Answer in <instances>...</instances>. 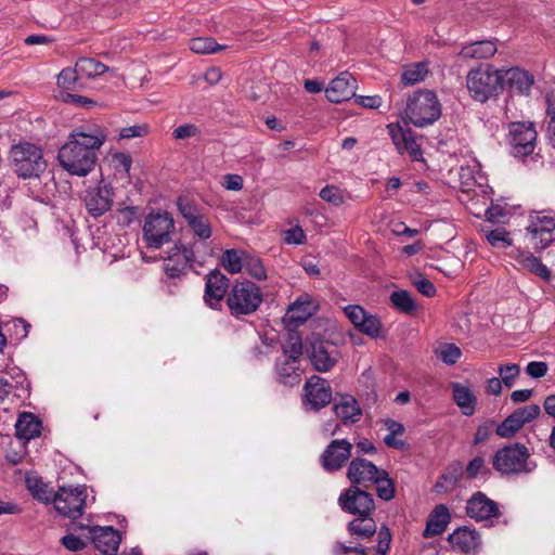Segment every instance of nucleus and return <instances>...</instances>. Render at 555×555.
Instances as JSON below:
<instances>
[{
  "label": "nucleus",
  "instance_id": "obj_1",
  "mask_svg": "<svg viewBox=\"0 0 555 555\" xmlns=\"http://www.w3.org/2000/svg\"><path fill=\"white\" fill-rule=\"evenodd\" d=\"M105 141V132L98 127L75 128L59 151L60 165L72 176L87 177L94 170L98 152Z\"/></svg>",
  "mask_w": 555,
  "mask_h": 555
},
{
  "label": "nucleus",
  "instance_id": "obj_2",
  "mask_svg": "<svg viewBox=\"0 0 555 555\" xmlns=\"http://www.w3.org/2000/svg\"><path fill=\"white\" fill-rule=\"evenodd\" d=\"M302 341L298 334H291L282 346V354L276 358L274 375L278 383L285 386H296L301 380L304 369Z\"/></svg>",
  "mask_w": 555,
  "mask_h": 555
},
{
  "label": "nucleus",
  "instance_id": "obj_3",
  "mask_svg": "<svg viewBox=\"0 0 555 555\" xmlns=\"http://www.w3.org/2000/svg\"><path fill=\"white\" fill-rule=\"evenodd\" d=\"M211 253H202L197 243L184 244L180 240L171 246L164 257V271L168 278L184 275L194 263L202 264Z\"/></svg>",
  "mask_w": 555,
  "mask_h": 555
},
{
  "label": "nucleus",
  "instance_id": "obj_4",
  "mask_svg": "<svg viewBox=\"0 0 555 555\" xmlns=\"http://www.w3.org/2000/svg\"><path fill=\"white\" fill-rule=\"evenodd\" d=\"M404 115L415 127L433 125L441 116V104L431 90L414 91L406 101Z\"/></svg>",
  "mask_w": 555,
  "mask_h": 555
},
{
  "label": "nucleus",
  "instance_id": "obj_5",
  "mask_svg": "<svg viewBox=\"0 0 555 555\" xmlns=\"http://www.w3.org/2000/svg\"><path fill=\"white\" fill-rule=\"evenodd\" d=\"M466 86L475 101L487 102L503 90L502 69H493L490 65L473 68L467 74Z\"/></svg>",
  "mask_w": 555,
  "mask_h": 555
},
{
  "label": "nucleus",
  "instance_id": "obj_6",
  "mask_svg": "<svg viewBox=\"0 0 555 555\" xmlns=\"http://www.w3.org/2000/svg\"><path fill=\"white\" fill-rule=\"evenodd\" d=\"M177 208L189 230L198 240L195 243L199 245V250L212 254V249L206 243L212 235V224L209 216L186 197H178Z\"/></svg>",
  "mask_w": 555,
  "mask_h": 555
},
{
  "label": "nucleus",
  "instance_id": "obj_7",
  "mask_svg": "<svg viewBox=\"0 0 555 555\" xmlns=\"http://www.w3.org/2000/svg\"><path fill=\"white\" fill-rule=\"evenodd\" d=\"M10 159L14 172L23 179L39 177L47 166L42 150L30 142L13 145Z\"/></svg>",
  "mask_w": 555,
  "mask_h": 555
},
{
  "label": "nucleus",
  "instance_id": "obj_8",
  "mask_svg": "<svg viewBox=\"0 0 555 555\" xmlns=\"http://www.w3.org/2000/svg\"><path fill=\"white\" fill-rule=\"evenodd\" d=\"M529 457L530 452L525 444L509 443L494 452L492 466L503 476L527 474L532 470L529 467Z\"/></svg>",
  "mask_w": 555,
  "mask_h": 555
},
{
  "label": "nucleus",
  "instance_id": "obj_9",
  "mask_svg": "<svg viewBox=\"0 0 555 555\" xmlns=\"http://www.w3.org/2000/svg\"><path fill=\"white\" fill-rule=\"evenodd\" d=\"M175 232V220L168 211L150 212L143 223L142 238L150 249H159L171 241Z\"/></svg>",
  "mask_w": 555,
  "mask_h": 555
},
{
  "label": "nucleus",
  "instance_id": "obj_10",
  "mask_svg": "<svg viewBox=\"0 0 555 555\" xmlns=\"http://www.w3.org/2000/svg\"><path fill=\"white\" fill-rule=\"evenodd\" d=\"M261 302L262 293L259 286L249 281L235 283L227 296L230 313L236 318L254 313Z\"/></svg>",
  "mask_w": 555,
  "mask_h": 555
},
{
  "label": "nucleus",
  "instance_id": "obj_11",
  "mask_svg": "<svg viewBox=\"0 0 555 555\" xmlns=\"http://www.w3.org/2000/svg\"><path fill=\"white\" fill-rule=\"evenodd\" d=\"M527 227L528 243L534 249H545L555 240V212L539 211L530 216Z\"/></svg>",
  "mask_w": 555,
  "mask_h": 555
},
{
  "label": "nucleus",
  "instance_id": "obj_12",
  "mask_svg": "<svg viewBox=\"0 0 555 555\" xmlns=\"http://www.w3.org/2000/svg\"><path fill=\"white\" fill-rule=\"evenodd\" d=\"M115 192L109 182H106L101 175L96 184L88 186L81 195V201L87 212L98 218L111 210L114 203Z\"/></svg>",
  "mask_w": 555,
  "mask_h": 555
},
{
  "label": "nucleus",
  "instance_id": "obj_13",
  "mask_svg": "<svg viewBox=\"0 0 555 555\" xmlns=\"http://www.w3.org/2000/svg\"><path fill=\"white\" fill-rule=\"evenodd\" d=\"M86 500V486L61 487L54 493L53 504L60 515L70 519H77L83 514Z\"/></svg>",
  "mask_w": 555,
  "mask_h": 555
},
{
  "label": "nucleus",
  "instance_id": "obj_14",
  "mask_svg": "<svg viewBox=\"0 0 555 555\" xmlns=\"http://www.w3.org/2000/svg\"><path fill=\"white\" fill-rule=\"evenodd\" d=\"M537 137L538 133L532 122H511L508 130L511 153L515 157H525L532 154L535 149Z\"/></svg>",
  "mask_w": 555,
  "mask_h": 555
},
{
  "label": "nucleus",
  "instance_id": "obj_15",
  "mask_svg": "<svg viewBox=\"0 0 555 555\" xmlns=\"http://www.w3.org/2000/svg\"><path fill=\"white\" fill-rule=\"evenodd\" d=\"M338 505L343 512L356 517L366 516L375 511L373 495L357 486H351L339 494Z\"/></svg>",
  "mask_w": 555,
  "mask_h": 555
},
{
  "label": "nucleus",
  "instance_id": "obj_16",
  "mask_svg": "<svg viewBox=\"0 0 555 555\" xmlns=\"http://www.w3.org/2000/svg\"><path fill=\"white\" fill-rule=\"evenodd\" d=\"M305 404L312 411H319L332 400V388L328 382L313 375L304 385Z\"/></svg>",
  "mask_w": 555,
  "mask_h": 555
},
{
  "label": "nucleus",
  "instance_id": "obj_17",
  "mask_svg": "<svg viewBox=\"0 0 555 555\" xmlns=\"http://www.w3.org/2000/svg\"><path fill=\"white\" fill-rule=\"evenodd\" d=\"M466 514L477 522L487 521L501 516L499 504L483 492H475L466 502Z\"/></svg>",
  "mask_w": 555,
  "mask_h": 555
},
{
  "label": "nucleus",
  "instance_id": "obj_18",
  "mask_svg": "<svg viewBox=\"0 0 555 555\" xmlns=\"http://www.w3.org/2000/svg\"><path fill=\"white\" fill-rule=\"evenodd\" d=\"M388 133L400 154H408L413 162L423 159V153L416 138L410 128H403L400 125L389 124Z\"/></svg>",
  "mask_w": 555,
  "mask_h": 555
},
{
  "label": "nucleus",
  "instance_id": "obj_19",
  "mask_svg": "<svg viewBox=\"0 0 555 555\" xmlns=\"http://www.w3.org/2000/svg\"><path fill=\"white\" fill-rule=\"evenodd\" d=\"M385 474L384 469L377 468L372 462L356 457L351 461L348 466L347 477L351 481L352 486H363L370 487L374 485V481H377L379 476Z\"/></svg>",
  "mask_w": 555,
  "mask_h": 555
},
{
  "label": "nucleus",
  "instance_id": "obj_20",
  "mask_svg": "<svg viewBox=\"0 0 555 555\" xmlns=\"http://www.w3.org/2000/svg\"><path fill=\"white\" fill-rule=\"evenodd\" d=\"M352 444L347 439L333 440L321 455V464L327 472L340 469L351 456Z\"/></svg>",
  "mask_w": 555,
  "mask_h": 555
},
{
  "label": "nucleus",
  "instance_id": "obj_21",
  "mask_svg": "<svg viewBox=\"0 0 555 555\" xmlns=\"http://www.w3.org/2000/svg\"><path fill=\"white\" fill-rule=\"evenodd\" d=\"M453 551L462 554H477L481 547V538L476 529L467 526L455 529L448 538Z\"/></svg>",
  "mask_w": 555,
  "mask_h": 555
},
{
  "label": "nucleus",
  "instance_id": "obj_22",
  "mask_svg": "<svg viewBox=\"0 0 555 555\" xmlns=\"http://www.w3.org/2000/svg\"><path fill=\"white\" fill-rule=\"evenodd\" d=\"M357 79L348 72L340 73L325 89L326 98L333 103L348 101L356 96Z\"/></svg>",
  "mask_w": 555,
  "mask_h": 555
},
{
  "label": "nucleus",
  "instance_id": "obj_23",
  "mask_svg": "<svg viewBox=\"0 0 555 555\" xmlns=\"http://www.w3.org/2000/svg\"><path fill=\"white\" fill-rule=\"evenodd\" d=\"M229 279L219 270L206 275L204 300L210 308L216 309L229 289Z\"/></svg>",
  "mask_w": 555,
  "mask_h": 555
},
{
  "label": "nucleus",
  "instance_id": "obj_24",
  "mask_svg": "<svg viewBox=\"0 0 555 555\" xmlns=\"http://www.w3.org/2000/svg\"><path fill=\"white\" fill-rule=\"evenodd\" d=\"M534 83V77L531 73L520 67L502 69V85L511 91L522 95H529L531 87Z\"/></svg>",
  "mask_w": 555,
  "mask_h": 555
},
{
  "label": "nucleus",
  "instance_id": "obj_25",
  "mask_svg": "<svg viewBox=\"0 0 555 555\" xmlns=\"http://www.w3.org/2000/svg\"><path fill=\"white\" fill-rule=\"evenodd\" d=\"M91 537L95 547L104 555H116L121 537L113 527H94Z\"/></svg>",
  "mask_w": 555,
  "mask_h": 555
},
{
  "label": "nucleus",
  "instance_id": "obj_26",
  "mask_svg": "<svg viewBox=\"0 0 555 555\" xmlns=\"http://www.w3.org/2000/svg\"><path fill=\"white\" fill-rule=\"evenodd\" d=\"M451 521V514L444 504H438L434 507L426 520V527L423 537L426 539L442 534Z\"/></svg>",
  "mask_w": 555,
  "mask_h": 555
},
{
  "label": "nucleus",
  "instance_id": "obj_27",
  "mask_svg": "<svg viewBox=\"0 0 555 555\" xmlns=\"http://www.w3.org/2000/svg\"><path fill=\"white\" fill-rule=\"evenodd\" d=\"M317 310V305L308 295L299 296L287 309L286 319L296 326L305 323Z\"/></svg>",
  "mask_w": 555,
  "mask_h": 555
},
{
  "label": "nucleus",
  "instance_id": "obj_28",
  "mask_svg": "<svg viewBox=\"0 0 555 555\" xmlns=\"http://www.w3.org/2000/svg\"><path fill=\"white\" fill-rule=\"evenodd\" d=\"M452 397L461 412L465 416H472L476 411L477 397L474 391L461 383H452Z\"/></svg>",
  "mask_w": 555,
  "mask_h": 555
},
{
  "label": "nucleus",
  "instance_id": "obj_29",
  "mask_svg": "<svg viewBox=\"0 0 555 555\" xmlns=\"http://www.w3.org/2000/svg\"><path fill=\"white\" fill-rule=\"evenodd\" d=\"M463 474V464L460 461H453L436 481L434 486L435 492L440 494L452 491L462 479Z\"/></svg>",
  "mask_w": 555,
  "mask_h": 555
},
{
  "label": "nucleus",
  "instance_id": "obj_30",
  "mask_svg": "<svg viewBox=\"0 0 555 555\" xmlns=\"http://www.w3.org/2000/svg\"><path fill=\"white\" fill-rule=\"evenodd\" d=\"M347 531L354 540H366L373 537L377 531L376 521L372 514L366 516H357L347 525Z\"/></svg>",
  "mask_w": 555,
  "mask_h": 555
},
{
  "label": "nucleus",
  "instance_id": "obj_31",
  "mask_svg": "<svg viewBox=\"0 0 555 555\" xmlns=\"http://www.w3.org/2000/svg\"><path fill=\"white\" fill-rule=\"evenodd\" d=\"M498 51L495 41L480 40L464 46L460 55L466 60H488L492 57Z\"/></svg>",
  "mask_w": 555,
  "mask_h": 555
},
{
  "label": "nucleus",
  "instance_id": "obj_32",
  "mask_svg": "<svg viewBox=\"0 0 555 555\" xmlns=\"http://www.w3.org/2000/svg\"><path fill=\"white\" fill-rule=\"evenodd\" d=\"M334 412L344 424H354L362 415V410L358 401L350 395L341 397L340 401L334 405Z\"/></svg>",
  "mask_w": 555,
  "mask_h": 555
},
{
  "label": "nucleus",
  "instance_id": "obj_33",
  "mask_svg": "<svg viewBox=\"0 0 555 555\" xmlns=\"http://www.w3.org/2000/svg\"><path fill=\"white\" fill-rule=\"evenodd\" d=\"M309 358L319 372L330 371L337 362L336 350H328L322 343L312 345Z\"/></svg>",
  "mask_w": 555,
  "mask_h": 555
},
{
  "label": "nucleus",
  "instance_id": "obj_34",
  "mask_svg": "<svg viewBox=\"0 0 555 555\" xmlns=\"http://www.w3.org/2000/svg\"><path fill=\"white\" fill-rule=\"evenodd\" d=\"M15 430L18 439L28 441L40 435L41 422L33 413L23 412L16 421Z\"/></svg>",
  "mask_w": 555,
  "mask_h": 555
},
{
  "label": "nucleus",
  "instance_id": "obj_35",
  "mask_svg": "<svg viewBox=\"0 0 555 555\" xmlns=\"http://www.w3.org/2000/svg\"><path fill=\"white\" fill-rule=\"evenodd\" d=\"M515 261L520 269L527 270L544 281H548L551 279L550 269L543 264L538 257L529 251H518L515 256Z\"/></svg>",
  "mask_w": 555,
  "mask_h": 555
},
{
  "label": "nucleus",
  "instance_id": "obj_36",
  "mask_svg": "<svg viewBox=\"0 0 555 555\" xmlns=\"http://www.w3.org/2000/svg\"><path fill=\"white\" fill-rule=\"evenodd\" d=\"M80 78H93L108 70V67L91 57H80L75 65Z\"/></svg>",
  "mask_w": 555,
  "mask_h": 555
},
{
  "label": "nucleus",
  "instance_id": "obj_37",
  "mask_svg": "<svg viewBox=\"0 0 555 555\" xmlns=\"http://www.w3.org/2000/svg\"><path fill=\"white\" fill-rule=\"evenodd\" d=\"M390 302L395 309L410 314L416 310V304L410 292L405 289L395 291L390 294Z\"/></svg>",
  "mask_w": 555,
  "mask_h": 555
},
{
  "label": "nucleus",
  "instance_id": "obj_38",
  "mask_svg": "<svg viewBox=\"0 0 555 555\" xmlns=\"http://www.w3.org/2000/svg\"><path fill=\"white\" fill-rule=\"evenodd\" d=\"M26 485L33 496L38 501L44 503L53 502L54 492L40 478L27 477Z\"/></svg>",
  "mask_w": 555,
  "mask_h": 555
},
{
  "label": "nucleus",
  "instance_id": "obj_39",
  "mask_svg": "<svg viewBox=\"0 0 555 555\" xmlns=\"http://www.w3.org/2000/svg\"><path fill=\"white\" fill-rule=\"evenodd\" d=\"M245 253H240L236 249H227L221 257V264L231 274L242 271L244 267Z\"/></svg>",
  "mask_w": 555,
  "mask_h": 555
},
{
  "label": "nucleus",
  "instance_id": "obj_40",
  "mask_svg": "<svg viewBox=\"0 0 555 555\" xmlns=\"http://www.w3.org/2000/svg\"><path fill=\"white\" fill-rule=\"evenodd\" d=\"M190 49L197 54L215 53L224 49L210 37H197L190 41Z\"/></svg>",
  "mask_w": 555,
  "mask_h": 555
},
{
  "label": "nucleus",
  "instance_id": "obj_41",
  "mask_svg": "<svg viewBox=\"0 0 555 555\" xmlns=\"http://www.w3.org/2000/svg\"><path fill=\"white\" fill-rule=\"evenodd\" d=\"M243 269H245V272L255 280L262 281L267 279V270L261 259L257 256H244Z\"/></svg>",
  "mask_w": 555,
  "mask_h": 555
},
{
  "label": "nucleus",
  "instance_id": "obj_42",
  "mask_svg": "<svg viewBox=\"0 0 555 555\" xmlns=\"http://www.w3.org/2000/svg\"><path fill=\"white\" fill-rule=\"evenodd\" d=\"M460 181L466 190H470L475 184L481 185V181L483 179L480 173L477 165L474 166H461L459 172Z\"/></svg>",
  "mask_w": 555,
  "mask_h": 555
},
{
  "label": "nucleus",
  "instance_id": "obj_43",
  "mask_svg": "<svg viewBox=\"0 0 555 555\" xmlns=\"http://www.w3.org/2000/svg\"><path fill=\"white\" fill-rule=\"evenodd\" d=\"M488 243L496 248H505L512 245L509 233L504 228H496L494 230L482 229Z\"/></svg>",
  "mask_w": 555,
  "mask_h": 555
},
{
  "label": "nucleus",
  "instance_id": "obj_44",
  "mask_svg": "<svg viewBox=\"0 0 555 555\" xmlns=\"http://www.w3.org/2000/svg\"><path fill=\"white\" fill-rule=\"evenodd\" d=\"M428 73L427 65L424 63H416L408 66L402 73V81L406 86L417 83L425 79Z\"/></svg>",
  "mask_w": 555,
  "mask_h": 555
},
{
  "label": "nucleus",
  "instance_id": "obj_45",
  "mask_svg": "<svg viewBox=\"0 0 555 555\" xmlns=\"http://www.w3.org/2000/svg\"><path fill=\"white\" fill-rule=\"evenodd\" d=\"M436 356L444 364L453 365L460 360L462 351L456 345L446 343L439 346V348L436 350Z\"/></svg>",
  "mask_w": 555,
  "mask_h": 555
},
{
  "label": "nucleus",
  "instance_id": "obj_46",
  "mask_svg": "<svg viewBox=\"0 0 555 555\" xmlns=\"http://www.w3.org/2000/svg\"><path fill=\"white\" fill-rule=\"evenodd\" d=\"M514 412L508 415L501 424L495 427V434L501 438H512L522 425L518 421Z\"/></svg>",
  "mask_w": 555,
  "mask_h": 555
},
{
  "label": "nucleus",
  "instance_id": "obj_47",
  "mask_svg": "<svg viewBox=\"0 0 555 555\" xmlns=\"http://www.w3.org/2000/svg\"><path fill=\"white\" fill-rule=\"evenodd\" d=\"M80 79L76 67H68L61 70L57 75V85L66 90H78Z\"/></svg>",
  "mask_w": 555,
  "mask_h": 555
},
{
  "label": "nucleus",
  "instance_id": "obj_48",
  "mask_svg": "<svg viewBox=\"0 0 555 555\" xmlns=\"http://www.w3.org/2000/svg\"><path fill=\"white\" fill-rule=\"evenodd\" d=\"M357 330L371 338H377L380 336L382 322L378 317L367 313Z\"/></svg>",
  "mask_w": 555,
  "mask_h": 555
},
{
  "label": "nucleus",
  "instance_id": "obj_49",
  "mask_svg": "<svg viewBox=\"0 0 555 555\" xmlns=\"http://www.w3.org/2000/svg\"><path fill=\"white\" fill-rule=\"evenodd\" d=\"M377 481H374L376 485V492L379 499L384 501H390L395 496V483L388 477V473L385 470V474H382Z\"/></svg>",
  "mask_w": 555,
  "mask_h": 555
},
{
  "label": "nucleus",
  "instance_id": "obj_50",
  "mask_svg": "<svg viewBox=\"0 0 555 555\" xmlns=\"http://www.w3.org/2000/svg\"><path fill=\"white\" fill-rule=\"evenodd\" d=\"M465 474L468 479H475L478 476L490 475V469L486 464V461L481 456H475L472 459L465 467Z\"/></svg>",
  "mask_w": 555,
  "mask_h": 555
},
{
  "label": "nucleus",
  "instance_id": "obj_51",
  "mask_svg": "<svg viewBox=\"0 0 555 555\" xmlns=\"http://www.w3.org/2000/svg\"><path fill=\"white\" fill-rule=\"evenodd\" d=\"M498 373L504 386L511 388L513 387L515 379L518 377L520 373V367L516 363L500 364L498 367Z\"/></svg>",
  "mask_w": 555,
  "mask_h": 555
},
{
  "label": "nucleus",
  "instance_id": "obj_52",
  "mask_svg": "<svg viewBox=\"0 0 555 555\" xmlns=\"http://www.w3.org/2000/svg\"><path fill=\"white\" fill-rule=\"evenodd\" d=\"M112 165L117 173L129 177L132 158L128 153L116 152L112 154Z\"/></svg>",
  "mask_w": 555,
  "mask_h": 555
},
{
  "label": "nucleus",
  "instance_id": "obj_53",
  "mask_svg": "<svg viewBox=\"0 0 555 555\" xmlns=\"http://www.w3.org/2000/svg\"><path fill=\"white\" fill-rule=\"evenodd\" d=\"M319 195L323 201H325L334 206H340L345 203L344 192L335 185H325L320 191Z\"/></svg>",
  "mask_w": 555,
  "mask_h": 555
},
{
  "label": "nucleus",
  "instance_id": "obj_54",
  "mask_svg": "<svg viewBox=\"0 0 555 555\" xmlns=\"http://www.w3.org/2000/svg\"><path fill=\"white\" fill-rule=\"evenodd\" d=\"M495 428V422L493 420H487L481 423L476 430L473 443L475 446L487 442Z\"/></svg>",
  "mask_w": 555,
  "mask_h": 555
},
{
  "label": "nucleus",
  "instance_id": "obj_55",
  "mask_svg": "<svg viewBox=\"0 0 555 555\" xmlns=\"http://www.w3.org/2000/svg\"><path fill=\"white\" fill-rule=\"evenodd\" d=\"M344 312L356 328L359 327L363 319L369 313L359 305H348L344 308Z\"/></svg>",
  "mask_w": 555,
  "mask_h": 555
},
{
  "label": "nucleus",
  "instance_id": "obj_56",
  "mask_svg": "<svg viewBox=\"0 0 555 555\" xmlns=\"http://www.w3.org/2000/svg\"><path fill=\"white\" fill-rule=\"evenodd\" d=\"M540 406L538 404H528L519 408L514 412L520 424L524 426L526 423L533 421L540 414Z\"/></svg>",
  "mask_w": 555,
  "mask_h": 555
},
{
  "label": "nucleus",
  "instance_id": "obj_57",
  "mask_svg": "<svg viewBox=\"0 0 555 555\" xmlns=\"http://www.w3.org/2000/svg\"><path fill=\"white\" fill-rule=\"evenodd\" d=\"M199 129L196 125L194 124H184V125H181L179 127H177L173 132H172V137L176 139V140H185V139H189V138H192V137H196L197 134H199Z\"/></svg>",
  "mask_w": 555,
  "mask_h": 555
},
{
  "label": "nucleus",
  "instance_id": "obj_58",
  "mask_svg": "<svg viewBox=\"0 0 555 555\" xmlns=\"http://www.w3.org/2000/svg\"><path fill=\"white\" fill-rule=\"evenodd\" d=\"M147 133V126L134 125L121 128L118 133V140L139 138Z\"/></svg>",
  "mask_w": 555,
  "mask_h": 555
},
{
  "label": "nucleus",
  "instance_id": "obj_59",
  "mask_svg": "<svg viewBox=\"0 0 555 555\" xmlns=\"http://www.w3.org/2000/svg\"><path fill=\"white\" fill-rule=\"evenodd\" d=\"M391 533L387 527H382L378 531V543L376 552L378 555H385L390 547Z\"/></svg>",
  "mask_w": 555,
  "mask_h": 555
},
{
  "label": "nucleus",
  "instance_id": "obj_60",
  "mask_svg": "<svg viewBox=\"0 0 555 555\" xmlns=\"http://www.w3.org/2000/svg\"><path fill=\"white\" fill-rule=\"evenodd\" d=\"M334 555H366L365 548L361 545L348 546L345 543L337 542L333 547Z\"/></svg>",
  "mask_w": 555,
  "mask_h": 555
},
{
  "label": "nucleus",
  "instance_id": "obj_61",
  "mask_svg": "<svg viewBox=\"0 0 555 555\" xmlns=\"http://www.w3.org/2000/svg\"><path fill=\"white\" fill-rule=\"evenodd\" d=\"M547 364L543 361H531L526 366V373L532 378H541L547 373Z\"/></svg>",
  "mask_w": 555,
  "mask_h": 555
},
{
  "label": "nucleus",
  "instance_id": "obj_62",
  "mask_svg": "<svg viewBox=\"0 0 555 555\" xmlns=\"http://www.w3.org/2000/svg\"><path fill=\"white\" fill-rule=\"evenodd\" d=\"M352 99L360 106L371 109L378 108L383 103L379 95H356Z\"/></svg>",
  "mask_w": 555,
  "mask_h": 555
},
{
  "label": "nucleus",
  "instance_id": "obj_63",
  "mask_svg": "<svg viewBox=\"0 0 555 555\" xmlns=\"http://www.w3.org/2000/svg\"><path fill=\"white\" fill-rule=\"evenodd\" d=\"M61 543L70 552L81 551L86 547L85 541L74 534L63 537Z\"/></svg>",
  "mask_w": 555,
  "mask_h": 555
},
{
  "label": "nucleus",
  "instance_id": "obj_64",
  "mask_svg": "<svg viewBox=\"0 0 555 555\" xmlns=\"http://www.w3.org/2000/svg\"><path fill=\"white\" fill-rule=\"evenodd\" d=\"M548 117L547 121V137L553 147H555V104H550L546 109Z\"/></svg>",
  "mask_w": 555,
  "mask_h": 555
}]
</instances>
